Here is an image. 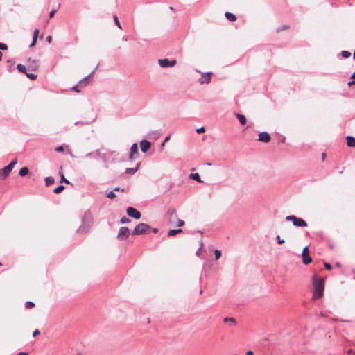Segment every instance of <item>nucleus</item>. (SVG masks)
<instances>
[{
    "mask_svg": "<svg viewBox=\"0 0 355 355\" xmlns=\"http://www.w3.org/2000/svg\"><path fill=\"white\" fill-rule=\"evenodd\" d=\"M313 300H316L322 297L324 294V283L322 278L315 275L313 278Z\"/></svg>",
    "mask_w": 355,
    "mask_h": 355,
    "instance_id": "1",
    "label": "nucleus"
},
{
    "mask_svg": "<svg viewBox=\"0 0 355 355\" xmlns=\"http://www.w3.org/2000/svg\"><path fill=\"white\" fill-rule=\"evenodd\" d=\"M166 216L169 225H178L179 227H182L184 225V222L182 220L178 218L177 211L175 209H169L167 211Z\"/></svg>",
    "mask_w": 355,
    "mask_h": 355,
    "instance_id": "2",
    "label": "nucleus"
},
{
    "mask_svg": "<svg viewBox=\"0 0 355 355\" xmlns=\"http://www.w3.org/2000/svg\"><path fill=\"white\" fill-rule=\"evenodd\" d=\"M92 224V216L89 213L84 214L83 217V223L78 230V232L84 234L88 232Z\"/></svg>",
    "mask_w": 355,
    "mask_h": 355,
    "instance_id": "3",
    "label": "nucleus"
},
{
    "mask_svg": "<svg viewBox=\"0 0 355 355\" xmlns=\"http://www.w3.org/2000/svg\"><path fill=\"white\" fill-rule=\"evenodd\" d=\"M17 163V158H15L8 166L0 169V179L4 180L5 178H6L9 175V174L10 173V172L12 171V168Z\"/></svg>",
    "mask_w": 355,
    "mask_h": 355,
    "instance_id": "4",
    "label": "nucleus"
},
{
    "mask_svg": "<svg viewBox=\"0 0 355 355\" xmlns=\"http://www.w3.org/2000/svg\"><path fill=\"white\" fill-rule=\"evenodd\" d=\"M286 220L291 221L295 226L297 227H306L307 223L300 218H297L295 216L291 215L286 217Z\"/></svg>",
    "mask_w": 355,
    "mask_h": 355,
    "instance_id": "5",
    "label": "nucleus"
},
{
    "mask_svg": "<svg viewBox=\"0 0 355 355\" xmlns=\"http://www.w3.org/2000/svg\"><path fill=\"white\" fill-rule=\"evenodd\" d=\"M150 229V226L145 223L138 224L134 229L133 234L141 235L146 234Z\"/></svg>",
    "mask_w": 355,
    "mask_h": 355,
    "instance_id": "6",
    "label": "nucleus"
},
{
    "mask_svg": "<svg viewBox=\"0 0 355 355\" xmlns=\"http://www.w3.org/2000/svg\"><path fill=\"white\" fill-rule=\"evenodd\" d=\"M158 62H159V64L160 67H162L163 68H166V67H170L175 66L177 63V61H176V60H169L165 58V59H159L158 60Z\"/></svg>",
    "mask_w": 355,
    "mask_h": 355,
    "instance_id": "7",
    "label": "nucleus"
},
{
    "mask_svg": "<svg viewBox=\"0 0 355 355\" xmlns=\"http://www.w3.org/2000/svg\"><path fill=\"white\" fill-rule=\"evenodd\" d=\"M129 229L126 227H122L119 229L117 237L120 240H125L129 236Z\"/></svg>",
    "mask_w": 355,
    "mask_h": 355,
    "instance_id": "8",
    "label": "nucleus"
},
{
    "mask_svg": "<svg viewBox=\"0 0 355 355\" xmlns=\"http://www.w3.org/2000/svg\"><path fill=\"white\" fill-rule=\"evenodd\" d=\"M303 263L305 265L310 263L312 261L311 257L309 256V251L308 247L304 248L302 253Z\"/></svg>",
    "mask_w": 355,
    "mask_h": 355,
    "instance_id": "9",
    "label": "nucleus"
},
{
    "mask_svg": "<svg viewBox=\"0 0 355 355\" xmlns=\"http://www.w3.org/2000/svg\"><path fill=\"white\" fill-rule=\"evenodd\" d=\"M127 214L130 217H132L135 219H139L141 218L140 212L132 207H128Z\"/></svg>",
    "mask_w": 355,
    "mask_h": 355,
    "instance_id": "10",
    "label": "nucleus"
},
{
    "mask_svg": "<svg viewBox=\"0 0 355 355\" xmlns=\"http://www.w3.org/2000/svg\"><path fill=\"white\" fill-rule=\"evenodd\" d=\"M212 73L211 72H209V73H202L201 77L198 79V82L200 85H202L204 83H209L210 81H211V76H212Z\"/></svg>",
    "mask_w": 355,
    "mask_h": 355,
    "instance_id": "11",
    "label": "nucleus"
},
{
    "mask_svg": "<svg viewBox=\"0 0 355 355\" xmlns=\"http://www.w3.org/2000/svg\"><path fill=\"white\" fill-rule=\"evenodd\" d=\"M138 146L136 143L133 144L130 148V154L129 155V159H135L138 155Z\"/></svg>",
    "mask_w": 355,
    "mask_h": 355,
    "instance_id": "12",
    "label": "nucleus"
},
{
    "mask_svg": "<svg viewBox=\"0 0 355 355\" xmlns=\"http://www.w3.org/2000/svg\"><path fill=\"white\" fill-rule=\"evenodd\" d=\"M258 140L261 142L268 143L270 141V136L266 132H262L259 134Z\"/></svg>",
    "mask_w": 355,
    "mask_h": 355,
    "instance_id": "13",
    "label": "nucleus"
},
{
    "mask_svg": "<svg viewBox=\"0 0 355 355\" xmlns=\"http://www.w3.org/2000/svg\"><path fill=\"white\" fill-rule=\"evenodd\" d=\"M151 146L150 142L146 139H143L140 142V147L142 152L146 153L147 152Z\"/></svg>",
    "mask_w": 355,
    "mask_h": 355,
    "instance_id": "14",
    "label": "nucleus"
},
{
    "mask_svg": "<svg viewBox=\"0 0 355 355\" xmlns=\"http://www.w3.org/2000/svg\"><path fill=\"white\" fill-rule=\"evenodd\" d=\"M223 322L225 323H227L228 324V326L230 327H234L237 325V322L234 318H232V317L224 318Z\"/></svg>",
    "mask_w": 355,
    "mask_h": 355,
    "instance_id": "15",
    "label": "nucleus"
},
{
    "mask_svg": "<svg viewBox=\"0 0 355 355\" xmlns=\"http://www.w3.org/2000/svg\"><path fill=\"white\" fill-rule=\"evenodd\" d=\"M28 67L30 68L33 71H35L38 68V62L37 60H31L29 58L28 60Z\"/></svg>",
    "mask_w": 355,
    "mask_h": 355,
    "instance_id": "16",
    "label": "nucleus"
},
{
    "mask_svg": "<svg viewBox=\"0 0 355 355\" xmlns=\"http://www.w3.org/2000/svg\"><path fill=\"white\" fill-rule=\"evenodd\" d=\"M92 75L88 76L87 77L84 78L82 79L79 83H78V86L80 87H85L88 83L91 78Z\"/></svg>",
    "mask_w": 355,
    "mask_h": 355,
    "instance_id": "17",
    "label": "nucleus"
},
{
    "mask_svg": "<svg viewBox=\"0 0 355 355\" xmlns=\"http://www.w3.org/2000/svg\"><path fill=\"white\" fill-rule=\"evenodd\" d=\"M39 33H40L39 29H37V28L35 29V31L33 32V42H32L31 44L30 45V47H33L35 45L38 35H39Z\"/></svg>",
    "mask_w": 355,
    "mask_h": 355,
    "instance_id": "18",
    "label": "nucleus"
},
{
    "mask_svg": "<svg viewBox=\"0 0 355 355\" xmlns=\"http://www.w3.org/2000/svg\"><path fill=\"white\" fill-rule=\"evenodd\" d=\"M347 144L349 147H355V139L353 137H347Z\"/></svg>",
    "mask_w": 355,
    "mask_h": 355,
    "instance_id": "19",
    "label": "nucleus"
},
{
    "mask_svg": "<svg viewBox=\"0 0 355 355\" xmlns=\"http://www.w3.org/2000/svg\"><path fill=\"white\" fill-rule=\"evenodd\" d=\"M236 116L237 117L241 125H244L246 124L247 120L244 115L241 114H236Z\"/></svg>",
    "mask_w": 355,
    "mask_h": 355,
    "instance_id": "20",
    "label": "nucleus"
},
{
    "mask_svg": "<svg viewBox=\"0 0 355 355\" xmlns=\"http://www.w3.org/2000/svg\"><path fill=\"white\" fill-rule=\"evenodd\" d=\"M225 15L227 17V19L230 21H235L236 20V17L233 13L226 12Z\"/></svg>",
    "mask_w": 355,
    "mask_h": 355,
    "instance_id": "21",
    "label": "nucleus"
},
{
    "mask_svg": "<svg viewBox=\"0 0 355 355\" xmlns=\"http://www.w3.org/2000/svg\"><path fill=\"white\" fill-rule=\"evenodd\" d=\"M140 163H138L135 168H127L125 172L128 174H134L139 168Z\"/></svg>",
    "mask_w": 355,
    "mask_h": 355,
    "instance_id": "22",
    "label": "nucleus"
},
{
    "mask_svg": "<svg viewBox=\"0 0 355 355\" xmlns=\"http://www.w3.org/2000/svg\"><path fill=\"white\" fill-rule=\"evenodd\" d=\"M54 182H55V180L53 177L49 176V177H46L45 178V184L46 187H49V186L53 184L54 183Z\"/></svg>",
    "mask_w": 355,
    "mask_h": 355,
    "instance_id": "23",
    "label": "nucleus"
},
{
    "mask_svg": "<svg viewBox=\"0 0 355 355\" xmlns=\"http://www.w3.org/2000/svg\"><path fill=\"white\" fill-rule=\"evenodd\" d=\"M182 232V229H177V230H171L168 232V236H173L179 233H181Z\"/></svg>",
    "mask_w": 355,
    "mask_h": 355,
    "instance_id": "24",
    "label": "nucleus"
},
{
    "mask_svg": "<svg viewBox=\"0 0 355 355\" xmlns=\"http://www.w3.org/2000/svg\"><path fill=\"white\" fill-rule=\"evenodd\" d=\"M28 171L29 170L27 167H23L19 170V175L24 177L28 173Z\"/></svg>",
    "mask_w": 355,
    "mask_h": 355,
    "instance_id": "25",
    "label": "nucleus"
},
{
    "mask_svg": "<svg viewBox=\"0 0 355 355\" xmlns=\"http://www.w3.org/2000/svg\"><path fill=\"white\" fill-rule=\"evenodd\" d=\"M17 68L21 73H24L25 74L26 73H27L26 67L21 64H18Z\"/></svg>",
    "mask_w": 355,
    "mask_h": 355,
    "instance_id": "26",
    "label": "nucleus"
},
{
    "mask_svg": "<svg viewBox=\"0 0 355 355\" xmlns=\"http://www.w3.org/2000/svg\"><path fill=\"white\" fill-rule=\"evenodd\" d=\"M190 178L193 180H195L199 182H201L200 177L198 173H191Z\"/></svg>",
    "mask_w": 355,
    "mask_h": 355,
    "instance_id": "27",
    "label": "nucleus"
},
{
    "mask_svg": "<svg viewBox=\"0 0 355 355\" xmlns=\"http://www.w3.org/2000/svg\"><path fill=\"white\" fill-rule=\"evenodd\" d=\"M64 189V187L63 185H60L53 190V192L56 194H58L61 193Z\"/></svg>",
    "mask_w": 355,
    "mask_h": 355,
    "instance_id": "28",
    "label": "nucleus"
},
{
    "mask_svg": "<svg viewBox=\"0 0 355 355\" xmlns=\"http://www.w3.org/2000/svg\"><path fill=\"white\" fill-rule=\"evenodd\" d=\"M114 21L119 28L122 29L121 25L119 22V18L116 15L113 16Z\"/></svg>",
    "mask_w": 355,
    "mask_h": 355,
    "instance_id": "29",
    "label": "nucleus"
},
{
    "mask_svg": "<svg viewBox=\"0 0 355 355\" xmlns=\"http://www.w3.org/2000/svg\"><path fill=\"white\" fill-rule=\"evenodd\" d=\"M26 76L30 78L31 80H34L37 78V76L35 73H26Z\"/></svg>",
    "mask_w": 355,
    "mask_h": 355,
    "instance_id": "30",
    "label": "nucleus"
},
{
    "mask_svg": "<svg viewBox=\"0 0 355 355\" xmlns=\"http://www.w3.org/2000/svg\"><path fill=\"white\" fill-rule=\"evenodd\" d=\"M60 178H61V180H60V182L61 183L65 182L66 184H69V180H67L65 178V177H64V174H63V173L62 171L60 172Z\"/></svg>",
    "mask_w": 355,
    "mask_h": 355,
    "instance_id": "31",
    "label": "nucleus"
},
{
    "mask_svg": "<svg viewBox=\"0 0 355 355\" xmlns=\"http://www.w3.org/2000/svg\"><path fill=\"white\" fill-rule=\"evenodd\" d=\"M341 55H342V56H343V58H347L350 57L351 53H350V52H349V51H343L341 52Z\"/></svg>",
    "mask_w": 355,
    "mask_h": 355,
    "instance_id": "32",
    "label": "nucleus"
},
{
    "mask_svg": "<svg viewBox=\"0 0 355 355\" xmlns=\"http://www.w3.org/2000/svg\"><path fill=\"white\" fill-rule=\"evenodd\" d=\"M34 306H35V304L33 302L28 301L26 303V309H31V308H33Z\"/></svg>",
    "mask_w": 355,
    "mask_h": 355,
    "instance_id": "33",
    "label": "nucleus"
},
{
    "mask_svg": "<svg viewBox=\"0 0 355 355\" xmlns=\"http://www.w3.org/2000/svg\"><path fill=\"white\" fill-rule=\"evenodd\" d=\"M214 254H215L216 259H219V258L221 256V252L219 250H215Z\"/></svg>",
    "mask_w": 355,
    "mask_h": 355,
    "instance_id": "34",
    "label": "nucleus"
},
{
    "mask_svg": "<svg viewBox=\"0 0 355 355\" xmlns=\"http://www.w3.org/2000/svg\"><path fill=\"white\" fill-rule=\"evenodd\" d=\"M107 197L108 198L113 199L116 197V195H115L114 192L113 191H112L107 193Z\"/></svg>",
    "mask_w": 355,
    "mask_h": 355,
    "instance_id": "35",
    "label": "nucleus"
},
{
    "mask_svg": "<svg viewBox=\"0 0 355 355\" xmlns=\"http://www.w3.org/2000/svg\"><path fill=\"white\" fill-rule=\"evenodd\" d=\"M288 28H289V26H287V25L282 26H281V27H279V28H278L277 29V32H280V31H282L286 30V29H288Z\"/></svg>",
    "mask_w": 355,
    "mask_h": 355,
    "instance_id": "36",
    "label": "nucleus"
},
{
    "mask_svg": "<svg viewBox=\"0 0 355 355\" xmlns=\"http://www.w3.org/2000/svg\"><path fill=\"white\" fill-rule=\"evenodd\" d=\"M0 49L1 50H7L8 46L3 43H0Z\"/></svg>",
    "mask_w": 355,
    "mask_h": 355,
    "instance_id": "37",
    "label": "nucleus"
},
{
    "mask_svg": "<svg viewBox=\"0 0 355 355\" xmlns=\"http://www.w3.org/2000/svg\"><path fill=\"white\" fill-rule=\"evenodd\" d=\"M196 132H197L198 133H199V134H200V133H202V132H205V128H204V127H201V128H199L196 129Z\"/></svg>",
    "mask_w": 355,
    "mask_h": 355,
    "instance_id": "38",
    "label": "nucleus"
},
{
    "mask_svg": "<svg viewBox=\"0 0 355 355\" xmlns=\"http://www.w3.org/2000/svg\"><path fill=\"white\" fill-rule=\"evenodd\" d=\"M40 334V331L39 329H35L33 333V336L36 337L37 336Z\"/></svg>",
    "mask_w": 355,
    "mask_h": 355,
    "instance_id": "39",
    "label": "nucleus"
},
{
    "mask_svg": "<svg viewBox=\"0 0 355 355\" xmlns=\"http://www.w3.org/2000/svg\"><path fill=\"white\" fill-rule=\"evenodd\" d=\"M55 150L56 152H59V153H60V152H62V151L64 150V147H63V146H58V147H57V148L55 149Z\"/></svg>",
    "mask_w": 355,
    "mask_h": 355,
    "instance_id": "40",
    "label": "nucleus"
},
{
    "mask_svg": "<svg viewBox=\"0 0 355 355\" xmlns=\"http://www.w3.org/2000/svg\"><path fill=\"white\" fill-rule=\"evenodd\" d=\"M130 221V219H128V218H127L125 217L122 218L121 220V223H128Z\"/></svg>",
    "mask_w": 355,
    "mask_h": 355,
    "instance_id": "41",
    "label": "nucleus"
},
{
    "mask_svg": "<svg viewBox=\"0 0 355 355\" xmlns=\"http://www.w3.org/2000/svg\"><path fill=\"white\" fill-rule=\"evenodd\" d=\"M277 239L278 241L279 244H283L284 243V240L282 239L279 236H277Z\"/></svg>",
    "mask_w": 355,
    "mask_h": 355,
    "instance_id": "42",
    "label": "nucleus"
},
{
    "mask_svg": "<svg viewBox=\"0 0 355 355\" xmlns=\"http://www.w3.org/2000/svg\"><path fill=\"white\" fill-rule=\"evenodd\" d=\"M324 267L329 270L331 269V266L329 263H324Z\"/></svg>",
    "mask_w": 355,
    "mask_h": 355,
    "instance_id": "43",
    "label": "nucleus"
},
{
    "mask_svg": "<svg viewBox=\"0 0 355 355\" xmlns=\"http://www.w3.org/2000/svg\"><path fill=\"white\" fill-rule=\"evenodd\" d=\"M55 12H56V10H51V12H50V14H49V17H50V18L53 17V16H54V15H55Z\"/></svg>",
    "mask_w": 355,
    "mask_h": 355,
    "instance_id": "44",
    "label": "nucleus"
},
{
    "mask_svg": "<svg viewBox=\"0 0 355 355\" xmlns=\"http://www.w3.org/2000/svg\"><path fill=\"white\" fill-rule=\"evenodd\" d=\"M46 41L49 44H51V42H52V37L51 35H49L47 37H46Z\"/></svg>",
    "mask_w": 355,
    "mask_h": 355,
    "instance_id": "45",
    "label": "nucleus"
},
{
    "mask_svg": "<svg viewBox=\"0 0 355 355\" xmlns=\"http://www.w3.org/2000/svg\"><path fill=\"white\" fill-rule=\"evenodd\" d=\"M78 87H79V86H78V85H76V86L73 87V88H72V89H73V90H74V91H75V92H80V90L78 89Z\"/></svg>",
    "mask_w": 355,
    "mask_h": 355,
    "instance_id": "46",
    "label": "nucleus"
},
{
    "mask_svg": "<svg viewBox=\"0 0 355 355\" xmlns=\"http://www.w3.org/2000/svg\"><path fill=\"white\" fill-rule=\"evenodd\" d=\"M347 85H348V86H349V87H350V86H352V85H355V80H351V81H349V82L347 83Z\"/></svg>",
    "mask_w": 355,
    "mask_h": 355,
    "instance_id": "47",
    "label": "nucleus"
},
{
    "mask_svg": "<svg viewBox=\"0 0 355 355\" xmlns=\"http://www.w3.org/2000/svg\"><path fill=\"white\" fill-rule=\"evenodd\" d=\"M17 355H28V353L26 352H21L18 353Z\"/></svg>",
    "mask_w": 355,
    "mask_h": 355,
    "instance_id": "48",
    "label": "nucleus"
},
{
    "mask_svg": "<svg viewBox=\"0 0 355 355\" xmlns=\"http://www.w3.org/2000/svg\"><path fill=\"white\" fill-rule=\"evenodd\" d=\"M169 139H170V136L166 137L165 138V139H164V142L168 141Z\"/></svg>",
    "mask_w": 355,
    "mask_h": 355,
    "instance_id": "49",
    "label": "nucleus"
},
{
    "mask_svg": "<svg viewBox=\"0 0 355 355\" xmlns=\"http://www.w3.org/2000/svg\"><path fill=\"white\" fill-rule=\"evenodd\" d=\"M351 78L352 79H355V71L352 73V75L351 76Z\"/></svg>",
    "mask_w": 355,
    "mask_h": 355,
    "instance_id": "50",
    "label": "nucleus"
},
{
    "mask_svg": "<svg viewBox=\"0 0 355 355\" xmlns=\"http://www.w3.org/2000/svg\"><path fill=\"white\" fill-rule=\"evenodd\" d=\"M347 353H348V354H351V353H352V349H349V350L347 351Z\"/></svg>",
    "mask_w": 355,
    "mask_h": 355,
    "instance_id": "51",
    "label": "nucleus"
},
{
    "mask_svg": "<svg viewBox=\"0 0 355 355\" xmlns=\"http://www.w3.org/2000/svg\"><path fill=\"white\" fill-rule=\"evenodd\" d=\"M2 55H3V54H2V53L0 51V60H1Z\"/></svg>",
    "mask_w": 355,
    "mask_h": 355,
    "instance_id": "52",
    "label": "nucleus"
},
{
    "mask_svg": "<svg viewBox=\"0 0 355 355\" xmlns=\"http://www.w3.org/2000/svg\"><path fill=\"white\" fill-rule=\"evenodd\" d=\"M165 143H166V142H164V141L162 142V146H164Z\"/></svg>",
    "mask_w": 355,
    "mask_h": 355,
    "instance_id": "53",
    "label": "nucleus"
},
{
    "mask_svg": "<svg viewBox=\"0 0 355 355\" xmlns=\"http://www.w3.org/2000/svg\"><path fill=\"white\" fill-rule=\"evenodd\" d=\"M320 315L322 316V317H324V314H323L322 313H320Z\"/></svg>",
    "mask_w": 355,
    "mask_h": 355,
    "instance_id": "54",
    "label": "nucleus"
},
{
    "mask_svg": "<svg viewBox=\"0 0 355 355\" xmlns=\"http://www.w3.org/2000/svg\"><path fill=\"white\" fill-rule=\"evenodd\" d=\"M353 57L355 59V51L354 52Z\"/></svg>",
    "mask_w": 355,
    "mask_h": 355,
    "instance_id": "55",
    "label": "nucleus"
},
{
    "mask_svg": "<svg viewBox=\"0 0 355 355\" xmlns=\"http://www.w3.org/2000/svg\"><path fill=\"white\" fill-rule=\"evenodd\" d=\"M154 232H157V229H154Z\"/></svg>",
    "mask_w": 355,
    "mask_h": 355,
    "instance_id": "56",
    "label": "nucleus"
},
{
    "mask_svg": "<svg viewBox=\"0 0 355 355\" xmlns=\"http://www.w3.org/2000/svg\"><path fill=\"white\" fill-rule=\"evenodd\" d=\"M119 188H115L114 189L115 191H119Z\"/></svg>",
    "mask_w": 355,
    "mask_h": 355,
    "instance_id": "57",
    "label": "nucleus"
},
{
    "mask_svg": "<svg viewBox=\"0 0 355 355\" xmlns=\"http://www.w3.org/2000/svg\"><path fill=\"white\" fill-rule=\"evenodd\" d=\"M337 266H340V264L338 263H336Z\"/></svg>",
    "mask_w": 355,
    "mask_h": 355,
    "instance_id": "58",
    "label": "nucleus"
},
{
    "mask_svg": "<svg viewBox=\"0 0 355 355\" xmlns=\"http://www.w3.org/2000/svg\"><path fill=\"white\" fill-rule=\"evenodd\" d=\"M2 266V264L0 263V266Z\"/></svg>",
    "mask_w": 355,
    "mask_h": 355,
    "instance_id": "59",
    "label": "nucleus"
},
{
    "mask_svg": "<svg viewBox=\"0 0 355 355\" xmlns=\"http://www.w3.org/2000/svg\"><path fill=\"white\" fill-rule=\"evenodd\" d=\"M353 355H355V353H354Z\"/></svg>",
    "mask_w": 355,
    "mask_h": 355,
    "instance_id": "60",
    "label": "nucleus"
}]
</instances>
